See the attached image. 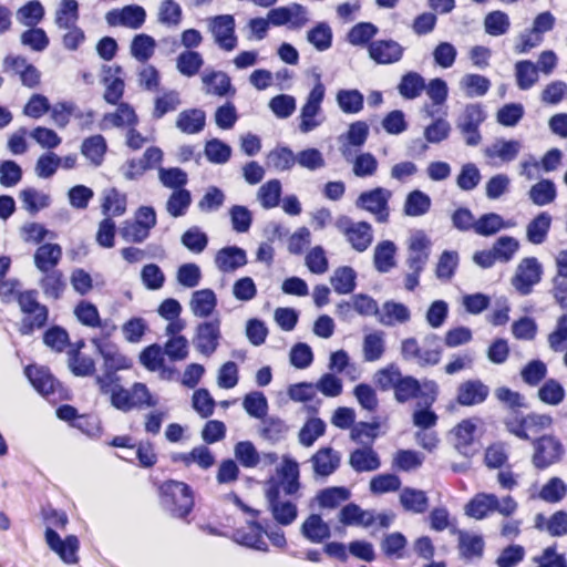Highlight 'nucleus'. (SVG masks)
Here are the masks:
<instances>
[{
	"label": "nucleus",
	"mask_w": 567,
	"mask_h": 567,
	"mask_svg": "<svg viewBox=\"0 0 567 567\" xmlns=\"http://www.w3.org/2000/svg\"><path fill=\"white\" fill-rule=\"evenodd\" d=\"M432 241L423 230L413 233L406 244L405 265L409 271L404 278V287L413 291L420 284V276L425 269L430 255Z\"/></svg>",
	"instance_id": "f257e3e1"
},
{
	"label": "nucleus",
	"mask_w": 567,
	"mask_h": 567,
	"mask_svg": "<svg viewBox=\"0 0 567 567\" xmlns=\"http://www.w3.org/2000/svg\"><path fill=\"white\" fill-rule=\"evenodd\" d=\"M159 492L162 503L172 516L184 519L193 511L194 495L186 483L169 480L161 485Z\"/></svg>",
	"instance_id": "f03ea898"
},
{
	"label": "nucleus",
	"mask_w": 567,
	"mask_h": 567,
	"mask_svg": "<svg viewBox=\"0 0 567 567\" xmlns=\"http://www.w3.org/2000/svg\"><path fill=\"white\" fill-rule=\"evenodd\" d=\"M20 310L27 315L20 324L19 331L23 336H30L35 329L43 328L49 319V309L38 301L37 290H25L17 295Z\"/></svg>",
	"instance_id": "7ed1b4c3"
},
{
	"label": "nucleus",
	"mask_w": 567,
	"mask_h": 567,
	"mask_svg": "<svg viewBox=\"0 0 567 567\" xmlns=\"http://www.w3.org/2000/svg\"><path fill=\"white\" fill-rule=\"evenodd\" d=\"M110 395L111 404L122 412H130L134 409L153 408L157 404V401L153 398L148 388L141 382H135L131 389L115 384Z\"/></svg>",
	"instance_id": "20e7f679"
},
{
	"label": "nucleus",
	"mask_w": 567,
	"mask_h": 567,
	"mask_svg": "<svg viewBox=\"0 0 567 567\" xmlns=\"http://www.w3.org/2000/svg\"><path fill=\"white\" fill-rule=\"evenodd\" d=\"M326 87L323 83L318 80L309 92L305 104L300 110L299 131L303 134L310 133L318 128L326 120L321 104L324 100Z\"/></svg>",
	"instance_id": "39448f33"
},
{
	"label": "nucleus",
	"mask_w": 567,
	"mask_h": 567,
	"mask_svg": "<svg viewBox=\"0 0 567 567\" xmlns=\"http://www.w3.org/2000/svg\"><path fill=\"white\" fill-rule=\"evenodd\" d=\"M334 225L355 251L363 252L371 246L373 229L368 221H353L349 216L341 215Z\"/></svg>",
	"instance_id": "423d86ee"
},
{
	"label": "nucleus",
	"mask_w": 567,
	"mask_h": 567,
	"mask_svg": "<svg viewBox=\"0 0 567 567\" xmlns=\"http://www.w3.org/2000/svg\"><path fill=\"white\" fill-rule=\"evenodd\" d=\"M392 192L384 187H375L362 192L355 199V207L375 217L378 223H388L390 217L389 202Z\"/></svg>",
	"instance_id": "0eeeda50"
},
{
	"label": "nucleus",
	"mask_w": 567,
	"mask_h": 567,
	"mask_svg": "<svg viewBox=\"0 0 567 567\" xmlns=\"http://www.w3.org/2000/svg\"><path fill=\"white\" fill-rule=\"evenodd\" d=\"M544 268L536 257L523 258L512 278V286L520 296H528L533 292L543 278Z\"/></svg>",
	"instance_id": "6e6552de"
},
{
	"label": "nucleus",
	"mask_w": 567,
	"mask_h": 567,
	"mask_svg": "<svg viewBox=\"0 0 567 567\" xmlns=\"http://www.w3.org/2000/svg\"><path fill=\"white\" fill-rule=\"evenodd\" d=\"M486 120V113L478 103L467 104L456 121V127L466 145L477 146L482 142L480 126Z\"/></svg>",
	"instance_id": "1a4fd4ad"
},
{
	"label": "nucleus",
	"mask_w": 567,
	"mask_h": 567,
	"mask_svg": "<svg viewBox=\"0 0 567 567\" xmlns=\"http://www.w3.org/2000/svg\"><path fill=\"white\" fill-rule=\"evenodd\" d=\"M424 391L421 394V401L417 402V406L413 412V424L422 430L433 427L437 422V415L431 410V406L437 399L439 385L434 380L423 381Z\"/></svg>",
	"instance_id": "9d476101"
},
{
	"label": "nucleus",
	"mask_w": 567,
	"mask_h": 567,
	"mask_svg": "<svg viewBox=\"0 0 567 567\" xmlns=\"http://www.w3.org/2000/svg\"><path fill=\"white\" fill-rule=\"evenodd\" d=\"M268 511L274 520L280 526H290L298 517L297 504L290 499H284L277 487L266 489Z\"/></svg>",
	"instance_id": "9b49d317"
},
{
	"label": "nucleus",
	"mask_w": 567,
	"mask_h": 567,
	"mask_svg": "<svg viewBox=\"0 0 567 567\" xmlns=\"http://www.w3.org/2000/svg\"><path fill=\"white\" fill-rule=\"evenodd\" d=\"M533 463L535 467L544 470L558 462L564 454L559 440L551 435H544L534 441Z\"/></svg>",
	"instance_id": "f8f14e48"
},
{
	"label": "nucleus",
	"mask_w": 567,
	"mask_h": 567,
	"mask_svg": "<svg viewBox=\"0 0 567 567\" xmlns=\"http://www.w3.org/2000/svg\"><path fill=\"white\" fill-rule=\"evenodd\" d=\"M91 342L103 359V371L117 372L131 368V359L124 355L114 342L101 338H92Z\"/></svg>",
	"instance_id": "ddd939ff"
},
{
	"label": "nucleus",
	"mask_w": 567,
	"mask_h": 567,
	"mask_svg": "<svg viewBox=\"0 0 567 567\" xmlns=\"http://www.w3.org/2000/svg\"><path fill=\"white\" fill-rule=\"evenodd\" d=\"M220 338V320L214 319L197 326L193 342L199 353L210 357L217 350Z\"/></svg>",
	"instance_id": "4468645a"
},
{
	"label": "nucleus",
	"mask_w": 567,
	"mask_h": 567,
	"mask_svg": "<svg viewBox=\"0 0 567 567\" xmlns=\"http://www.w3.org/2000/svg\"><path fill=\"white\" fill-rule=\"evenodd\" d=\"M235 27V18L231 14H220L212 19L209 29L220 49L233 51L237 47Z\"/></svg>",
	"instance_id": "2eb2a0df"
},
{
	"label": "nucleus",
	"mask_w": 567,
	"mask_h": 567,
	"mask_svg": "<svg viewBox=\"0 0 567 567\" xmlns=\"http://www.w3.org/2000/svg\"><path fill=\"white\" fill-rule=\"evenodd\" d=\"M105 20L111 27H125L132 30L140 29L146 20V11L138 4H128L121 9L110 10Z\"/></svg>",
	"instance_id": "dca6fc26"
},
{
	"label": "nucleus",
	"mask_w": 567,
	"mask_h": 567,
	"mask_svg": "<svg viewBox=\"0 0 567 567\" xmlns=\"http://www.w3.org/2000/svg\"><path fill=\"white\" fill-rule=\"evenodd\" d=\"M45 542L49 548L54 551L65 564L78 563V550L80 543L76 536L69 535L64 539L51 527L45 529Z\"/></svg>",
	"instance_id": "f3484780"
},
{
	"label": "nucleus",
	"mask_w": 567,
	"mask_h": 567,
	"mask_svg": "<svg viewBox=\"0 0 567 567\" xmlns=\"http://www.w3.org/2000/svg\"><path fill=\"white\" fill-rule=\"evenodd\" d=\"M33 388L48 400L54 401L55 393L60 391V382L44 367L29 365L24 370Z\"/></svg>",
	"instance_id": "a211bd4d"
},
{
	"label": "nucleus",
	"mask_w": 567,
	"mask_h": 567,
	"mask_svg": "<svg viewBox=\"0 0 567 567\" xmlns=\"http://www.w3.org/2000/svg\"><path fill=\"white\" fill-rule=\"evenodd\" d=\"M405 49L392 39L374 40L369 43V58L377 64H394L403 58Z\"/></svg>",
	"instance_id": "6ab92c4d"
},
{
	"label": "nucleus",
	"mask_w": 567,
	"mask_h": 567,
	"mask_svg": "<svg viewBox=\"0 0 567 567\" xmlns=\"http://www.w3.org/2000/svg\"><path fill=\"white\" fill-rule=\"evenodd\" d=\"M200 79L203 92L207 95L226 97L236 94L230 76L224 71L206 70Z\"/></svg>",
	"instance_id": "aec40b11"
},
{
	"label": "nucleus",
	"mask_w": 567,
	"mask_h": 567,
	"mask_svg": "<svg viewBox=\"0 0 567 567\" xmlns=\"http://www.w3.org/2000/svg\"><path fill=\"white\" fill-rule=\"evenodd\" d=\"M265 527L260 522L249 520L247 525L234 532V540L245 547L259 551H268V545L264 539Z\"/></svg>",
	"instance_id": "412c9836"
},
{
	"label": "nucleus",
	"mask_w": 567,
	"mask_h": 567,
	"mask_svg": "<svg viewBox=\"0 0 567 567\" xmlns=\"http://www.w3.org/2000/svg\"><path fill=\"white\" fill-rule=\"evenodd\" d=\"M457 550L462 559L466 561L480 560L484 556L485 540L483 536L457 529Z\"/></svg>",
	"instance_id": "4be33fe9"
},
{
	"label": "nucleus",
	"mask_w": 567,
	"mask_h": 567,
	"mask_svg": "<svg viewBox=\"0 0 567 567\" xmlns=\"http://www.w3.org/2000/svg\"><path fill=\"white\" fill-rule=\"evenodd\" d=\"M489 388L478 379L462 382L457 386L456 402L462 406H474L486 401Z\"/></svg>",
	"instance_id": "5701e85b"
},
{
	"label": "nucleus",
	"mask_w": 567,
	"mask_h": 567,
	"mask_svg": "<svg viewBox=\"0 0 567 567\" xmlns=\"http://www.w3.org/2000/svg\"><path fill=\"white\" fill-rule=\"evenodd\" d=\"M315 477H328L340 466L341 454L330 446L319 449L310 458Z\"/></svg>",
	"instance_id": "b1692460"
},
{
	"label": "nucleus",
	"mask_w": 567,
	"mask_h": 567,
	"mask_svg": "<svg viewBox=\"0 0 567 567\" xmlns=\"http://www.w3.org/2000/svg\"><path fill=\"white\" fill-rule=\"evenodd\" d=\"M442 353L440 337L431 333L423 339V347L420 346L412 361L421 368L434 367L440 363Z\"/></svg>",
	"instance_id": "393cba45"
},
{
	"label": "nucleus",
	"mask_w": 567,
	"mask_h": 567,
	"mask_svg": "<svg viewBox=\"0 0 567 567\" xmlns=\"http://www.w3.org/2000/svg\"><path fill=\"white\" fill-rule=\"evenodd\" d=\"M246 250L238 246H226L215 256V265L221 272H234L247 264Z\"/></svg>",
	"instance_id": "a878e982"
},
{
	"label": "nucleus",
	"mask_w": 567,
	"mask_h": 567,
	"mask_svg": "<svg viewBox=\"0 0 567 567\" xmlns=\"http://www.w3.org/2000/svg\"><path fill=\"white\" fill-rule=\"evenodd\" d=\"M523 144L518 140L497 138L484 150V155L491 159H499L502 163H511L517 158Z\"/></svg>",
	"instance_id": "bb28decb"
},
{
	"label": "nucleus",
	"mask_w": 567,
	"mask_h": 567,
	"mask_svg": "<svg viewBox=\"0 0 567 567\" xmlns=\"http://www.w3.org/2000/svg\"><path fill=\"white\" fill-rule=\"evenodd\" d=\"M476 425L471 420L462 421L455 429V443L454 446L460 454L470 458L478 451L474 443V433Z\"/></svg>",
	"instance_id": "cd10ccee"
},
{
	"label": "nucleus",
	"mask_w": 567,
	"mask_h": 567,
	"mask_svg": "<svg viewBox=\"0 0 567 567\" xmlns=\"http://www.w3.org/2000/svg\"><path fill=\"white\" fill-rule=\"evenodd\" d=\"M349 465L357 473L373 472L380 468L381 460L372 446L367 445L350 453Z\"/></svg>",
	"instance_id": "c85d7f7f"
},
{
	"label": "nucleus",
	"mask_w": 567,
	"mask_h": 567,
	"mask_svg": "<svg viewBox=\"0 0 567 567\" xmlns=\"http://www.w3.org/2000/svg\"><path fill=\"white\" fill-rule=\"evenodd\" d=\"M62 259V248L59 244H43L33 255L35 268L40 272L58 270L56 266Z\"/></svg>",
	"instance_id": "c756f323"
},
{
	"label": "nucleus",
	"mask_w": 567,
	"mask_h": 567,
	"mask_svg": "<svg viewBox=\"0 0 567 567\" xmlns=\"http://www.w3.org/2000/svg\"><path fill=\"white\" fill-rule=\"evenodd\" d=\"M300 534L312 544H321L331 536V529L321 515L310 514L300 526Z\"/></svg>",
	"instance_id": "7c9ffc66"
},
{
	"label": "nucleus",
	"mask_w": 567,
	"mask_h": 567,
	"mask_svg": "<svg viewBox=\"0 0 567 567\" xmlns=\"http://www.w3.org/2000/svg\"><path fill=\"white\" fill-rule=\"evenodd\" d=\"M451 131L450 122L443 117H437L424 128L425 142L415 140L413 143L420 145V153L423 154L429 148L426 143L439 144L449 138Z\"/></svg>",
	"instance_id": "2f4dec72"
},
{
	"label": "nucleus",
	"mask_w": 567,
	"mask_h": 567,
	"mask_svg": "<svg viewBox=\"0 0 567 567\" xmlns=\"http://www.w3.org/2000/svg\"><path fill=\"white\" fill-rule=\"evenodd\" d=\"M411 319L410 309L393 300H388L382 305L379 311L378 321L386 327H392L396 323H405Z\"/></svg>",
	"instance_id": "473e14b6"
},
{
	"label": "nucleus",
	"mask_w": 567,
	"mask_h": 567,
	"mask_svg": "<svg viewBox=\"0 0 567 567\" xmlns=\"http://www.w3.org/2000/svg\"><path fill=\"white\" fill-rule=\"evenodd\" d=\"M398 247L392 240H382L374 247L373 266L377 271L386 274L396 266Z\"/></svg>",
	"instance_id": "72a5a7b5"
},
{
	"label": "nucleus",
	"mask_w": 567,
	"mask_h": 567,
	"mask_svg": "<svg viewBox=\"0 0 567 567\" xmlns=\"http://www.w3.org/2000/svg\"><path fill=\"white\" fill-rule=\"evenodd\" d=\"M258 432L265 441L276 444L287 437L289 425L279 416L268 415L261 420Z\"/></svg>",
	"instance_id": "f704fd0d"
},
{
	"label": "nucleus",
	"mask_w": 567,
	"mask_h": 567,
	"mask_svg": "<svg viewBox=\"0 0 567 567\" xmlns=\"http://www.w3.org/2000/svg\"><path fill=\"white\" fill-rule=\"evenodd\" d=\"M206 125V113L200 109L182 111L176 118V127L185 134H198Z\"/></svg>",
	"instance_id": "c9c22d12"
},
{
	"label": "nucleus",
	"mask_w": 567,
	"mask_h": 567,
	"mask_svg": "<svg viewBox=\"0 0 567 567\" xmlns=\"http://www.w3.org/2000/svg\"><path fill=\"white\" fill-rule=\"evenodd\" d=\"M216 306V293L208 288L194 291L189 301L192 312L199 318H208Z\"/></svg>",
	"instance_id": "e433bc0d"
},
{
	"label": "nucleus",
	"mask_w": 567,
	"mask_h": 567,
	"mask_svg": "<svg viewBox=\"0 0 567 567\" xmlns=\"http://www.w3.org/2000/svg\"><path fill=\"white\" fill-rule=\"evenodd\" d=\"M351 498V491L344 486H331L320 489L315 499L322 509H334Z\"/></svg>",
	"instance_id": "4c0bfd02"
},
{
	"label": "nucleus",
	"mask_w": 567,
	"mask_h": 567,
	"mask_svg": "<svg viewBox=\"0 0 567 567\" xmlns=\"http://www.w3.org/2000/svg\"><path fill=\"white\" fill-rule=\"evenodd\" d=\"M551 216L547 212L539 213L526 227L527 240L533 245H542L546 241L551 226Z\"/></svg>",
	"instance_id": "58836bf2"
},
{
	"label": "nucleus",
	"mask_w": 567,
	"mask_h": 567,
	"mask_svg": "<svg viewBox=\"0 0 567 567\" xmlns=\"http://www.w3.org/2000/svg\"><path fill=\"white\" fill-rule=\"evenodd\" d=\"M475 225V234L489 237L502 229L513 227L515 224L512 220H504V218L496 213H486L476 220Z\"/></svg>",
	"instance_id": "ea45409f"
},
{
	"label": "nucleus",
	"mask_w": 567,
	"mask_h": 567,
	"mask_svg": "<svg viewBox=\"0 0 567 567\" xmlns=\"http://www.w3.org/2000/svg\"><path fill=\"white\" fill-rule=\"evenodd\" d=\"M106 151V141L100 134L86 137L81 145L82 155L89 159L94 167L102 165Z\"/></svg>",
	"instance_id": "a19ab883"
},
{
	"label": "nucleus",
	"mask_w": 567,
	"mask_h": 567,
	"mask_svg": "<svg viewBox=\"0 0 567 567\" xmlns=\"http://www.w3.org/2000/svg\"><path fill=\"white\" fill-rule=\"evenodd\" d=\"M431 205V197L426 193L414 189L405 197L403 213L409 217H421L430 212Z\"/></svg>",
	"instance_id": "79ce46f5"
},
{
	"label": "nucleus",
	"mask_w": 567,
	"mask_h": 567,
	"mask_svg": "<svg viewBox=\"0 0 567 567\" xmlns=\"http://www.w3.org/2000/svg\"><path fill=\"white\" fill-rule=\"evenodd\" d=\"M400 504L406 512L423 514L429 507V497L424 491L404 487L400 494Z\"/></svg>",
	"instance_id": "37998d69"
},
{
	"label": "nucleus",
	"mask_w": 567,
	"mask_h": 567,
	"mask_svg": "<svg viewBox=\"0 0 567 567\" xmlns=\"http://www.w3.org/2000/svg\"><path fill=\"white\" fill-rule=\"evenodd\" d=\"M496 504L497 496L495 494L480 493L467 503L465 513L475 519H483L491 512H494Z\"/></svg>",
	"instance_id": "c03bdc74"
},
{
	"label": "nucleus",
	"mask_w": 567,
	"mask_h": 567,
	"mask_svg": "<svg viewBox=\"0 0 567 567\" xmlns=\"http://www.w3.org/2000/svg\"><path fill=\"white\" fill-rule=\"evenodd\" d=\"M104 72L106 73L104 76V82L106 84L104 99L110 104H117L124 92V81L120 78L122 68L109 66Z\"/></svg>",
	"instance_id": "a18cd8bd"
},
{
	"label": "nucleus",
	"mask_w": 567,
	"mask_h": 567,
	"mask_svg": "<svg viewBox=\"0 0 567 567\" xmlns=\"http://www.w3.org/2000/svg\"><path fill=\"white\" fill-rule=\"evenodd\" d=\"M425 90V79L417 72L410 71L402 75L398 84L400 95L405 100H415Z\"/></svg>",
	"instance_id": "49530a36"
},
{
	"label": "nucleus",
	"mask_w": 567,
	"mask_h": 567,
	"mask_svg": "<svg viewBox=\"0 0 567 567\" xmlns=\"http://www.w3.org/2000/svg\"><path fill=\"white\" fill-rule=\"evenodd\" d=\"M336 101L344 114H358L364 106V96L357 89L339 90L336 95Z\"/></svg>",
	"instance_id": "de8ad7c7"
},
{
	"label": "nucleus",
	"mask_w": 567,
	"mask_h": 567,
	"mask_svg": "<svg viewBox=\"0 0 567 567\" xmlns=\"http://www.w3.org/2000/svg\"><path fill=\"white\" fill-rule=\"evenodd\" d=\"M42 278L39 280V286L41 287L44 296L54 300L60 299L66 287L62 271L53 270L42 272Z\"/></svg>",
	"instance_id": "09e8293b"
},
{
	"label": "nucleus",
	"mask_w": 567,
	"mask_h": 567,
	"mask_svg": "<svg viewBox=\"0 0 567 567\" xmlns=\"http://www.w3.org/2000/svg\"><path fill=\"white\" fill-rule=\"evenodd\" d=\"M557 197L556 185L551 179L543 178L534 184L528 190V198L536 206L551 204Z\"/></svg>",
	"instance_id": "8fccbe9b"
},
{
	"label": "nucleus",
	"mask_w": 567,
	"mask_h": 567,
	"mask_svg": "<svg viewBox=\"0 0 567 567\" xmlns=\"http://www.w3.org/2000/svg\"><path fill=\"white\" fill-rule=\"evenodd\" d=\"M355 280L357 272L350 266L338 267L330 278L334 291L339 295L351 293L355 289Z\"/></svg>",
	"instance_id": "3c124183"
},
{
	"label": "nucleus",
	"mask_w": 567,
	"mask_h": 567,
	"mask_svg": "<svg viewBox=\"0 0 567 567\" xmlns=\"http://www.w3.org/2000/svg\"><path fill=\"white\" fill-rule=\"evenodd\" d=\"M423 382L412 377L402 375L394 390V398L399 403H405L412 399H420L423 393Z\"/></svg>",
	"instance_id": "603ef678"
},
{
	"label": "nucleus",
	"mask_w": 567,
	"mask_h": 567,
	"mask_svg": "<svg viewBox=\"0 0 567 567\" xmlns=\"http://www.w3.org/2000/svg\"><path fill=\"white\" fill-rule=\"evenodd\" d=\"M362 352L367 362L380 360L385 352L384 332L374 331L365 334L362 343Z\"/></svg>",
	"instance_id": "864d4df0"
},
{
	"label": "nucleus",
	"mask_w": 567,
	"mask_h": 567,
	"mask_svg": "<svg viewBox=\"0 0 567 567\" xmlns=\"http://www.w3.org/2000/svg\"><path fill=\"white\" fill-rule=\"evenodd\" d=\"M102 214L106 217H118L126 212V196L116 188H110L103 193Z\"/></svg>",
	"instance_id": "5fc2aeb1"
},
{
	"label": "nucleus",
	"mask_w": 567,
	"mask_h": 567,
	"mask_svg": "<svg viewBox=\"0 0 567 567\" xmlns=\"http://www.w3.org/2000/svg\"><path fill=\"white\" fill-rule=\"evenodd\" d=\"M204 65L202 54L195 50H185L181 52L176 59L177 71L187 78H193L200 71Z\"/></svg>",
	"instance_id": "6e6d98bb"
},
{
	"label": "nucleus",
	"mask_w": 567,
	"mask_h": 567,
	"mask_svg": "<svg viewBox=\"0 0 567 567\" xmlns=\"http://www.w3.org/2000/svg\"><path fill=\"white\" fill-rule=\"evenodd\" d=\"M515 78L517 86L527 91L532 89L539 79L537 65L530 60H522L515 63Z\"/></svg>",
	"instance_id": "4d7b16f0"
},
{
	"label": "nucleus",
	"mask_w": 567,
	"mask_h": 567,
	"mask_svg": "<svg viewBox=\"0 0 567 567\" xmlns=\"http://www.w3.org/2000/svg\"><path fill=\"white\" fill-rule=\"evenodd\" d=\"M68 367L76 377H90L95 372V361L91 357L79 352V349L68 351Z\"/></svg>",
	"instance_id": "13d9d810"
},
{
	"label": "nucleus",
	"mask_w": 567,
	"mask_h": 567,
	"mask_svg": "<svg viewBox=\"0 0 567 567\" xmlns=\"http://www.w3.org/2000/svg\"><path fill=\"white\" fill-rule=\"evenodd\" d=\"M460 87L464 91L467 97H480L484 96L488 92L491 81L484 75L468 73L461 79Z\"/></svg>",
	"instance_id": "bf43d9fd"
},
{
	"label": "nucleus",
	"mask_w": 567,
	"mask_h": 567,
	"mask_svg": "<svg viewBox=\"0 0 567 567\" xmlns=\"http://www.w3.org/2000/svg\"><path fill=\"white\" fill-rule=\"evenodd\" d=\"M281 193V182L277 178H274L259 187L257 192V199L262 208L271 209L279 205Z\"/></svg>",
	"instance_id": "052dcab7"
},
{
	"label": "nucleus",
	"mask_w": 567,
	"mask_h": 567,
	"mask_svg": "<svg viewBox=\"0 0 567 567\" xmlns=\"http://www.w3.org/2000/svg\"><path fill=\"white\" fill-rule=\"evenodd\" d=\"M379 32L375 24L371 22H359L353 25L347 34V40L350 44L355 47H367L371 43L373 38Z\"/></svg>",
	"instance_id": "680f3d73"
},
{
	"label": "nucleus",
	"mask_w": 567,
	"mask_h": 567,
	"mask_svg": "<svg viewBox=\"0 0 567 567\" xmlns=\"http://www.w3.org/2000/svg\"><path fill=\"white\" fill-rule=\"evenodd\" d=\"M44 7L39 0H31L17 11V20L24 27H37L44 18Z\"/></svg>",
	"instance_id": "e2e57ef3"
},
{
	"label": "nucleus",
	"mask_w": 567,
	"mask_h": 567,
	"mask_svg": "<svg viewBox=\"0 0 567 567\" xmlns=\"http://www.w3.org/2000/svg\"><path fill=\"white\" fill-rule=\"evenodd\" d=\"M138 122L134 109L127 103H120L117 110L113 113H106L103 117L104 124H111L115 127L135 126Z\"/></svg>",
	"instance_id": "0e129e2a"
},
{
	"label": "nucleus",
	"mask_w": 567,
	"mask_h": 567,
	"mask_svg": "<svg viewBox=\"0 0 567 567\" xmlns=\"http://www.w3.org/2000/svg\"><path fill=\"white\" fill-rule=\"evenodd\" d=\"M155 48L156 41L153 37L140 33L131 42V54L138 62L145 63L153 56Z\"/></svg>",
	"instance_id": "69168bd1"
},
{
	"label": "nucleus",
	"mask_w": 567,
	"mask_h": 567,
	"mask_svg": "<svg viewBox=\"0 0 567 567\" xmlns=\"http://www.w3.org/2000/svg\"><path fill=\"white\" fill-rule=\"evenodd\" d=\"M181 104V94L177 91H166L155 97L152 116L155 120H159L167 113L176 111Z\"/></svg>",
	"instance_id": "338daca9"
},
{
	"label": "nucleus",
	"mask_w": 567,
	"mask_h": 567,
	"mask_svg": "<svg viewBox=\"0 0 567 567\" xmlns=\"http://www.w3.org/2000/svg\"><path fill=\"white\" fill-rule=\"evenodd\" d=\"M511 20L506 12L494 10L484 18L485 32L492 37H501L508 32Z\"/></svg>",
	"instance_id": "774afa93"
}]
</instances>
